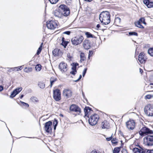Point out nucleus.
I'll list each match as a JSON object with an SVG mask.
<instances>
[{
    "instance_id": "1",
    "label": "nucleus",
    "mask_w": 153,
    "mask_h": 153,
    "mask_svg": "<svg viewBox=\"0 0 153 153\" xmlns=\"http://www.w3.org/2000/svg\"><path fill=\"white\" fill-rule=\"evenodd\" d=\"M99 19L103 25L108 24L111 21L109 13L107 11L102 12L100 14Z\"/></svg>"
},
{
    "instance_id": "2",
    "label": "nucleus",
    "mask_w": 153,
    "mask_h": 153,
    "mask_svg": "<svg viewBox=\"0 0 153 153\" xmlns=\"http://www.w3.org/2000/svg\"><path fill=\"white\" fill-rule=\"evenodd\" d=\"M59 8L62 13L63 17L64 16H67L70 14V12L69 8L66 5L62 4L60 5Z\"/></svg>"
},
{
    "instance_id": "3",
    "label": "nucleus",
    "mask_w": 153,
    "mask_h": 153,
    "mask_svg": "<svg viewBox=\"0 0 153 153\" xmlns=\"http://www.w3.org/2000/svg\"><path fill=\"white\" fill-rule=\"evenodd\" d=\"M145 114L149 116H153V105L148 104L144 108Z\"/></svg>"
},
{
    "instance_id": "4",
    "label": "nucleus",
    "mask_w": 153,
    "mask_h": 153,
    "mask_svg": "<svg viewBox=\"0 0 153 153\" xmlns=\"http://www.w3.org/2000/svg\"><path fill=\"white\" fill-rule=\"evenodd\" d=\"M84 38L82 36H78L72 38L71 39V42L72 45H77L81 43Z\"/></svg>"
},
{
    "instance_id": "5",
    "label": "nucleus",
    "mask_w": 153,
    "mask_h": 153,
    "mask_svg": "<svg viewBox=\"0 0 153 153\" xmlns=\"http://www.w3.org/2000/svg\"><path fill=\"white\" fill-rule=\"evenodd\" d=\"M139 133L142 137L144 136L149 134H153V131L149 128L145 126L143 127L139 131Z\"/></svg>"
},
{
    "instance_id": "6",
    "label": "nucleus",
    "mask_w": 153,
    "mask_h": 153,
    "mask_svg": "<svg viewBox=\"0 0 153 153\" xmlns=\"http://www.w3.org/2000/svg\"><path fill=\"white\" fill-rule=\"evenodd\" d=\"M99 116L96 114L91 115L88 120L89 124L91 126L95 125L98 120Z\"/></svg>"
},
{
    "instance_id": "7",
    "label": "nucleus",
    "mask_w": 153,
    "mask_h": 153,
    "mask_svg": "<svg viewBox=\"0 0 153 153\" xmlns=\"http://www.w3.org/2000/svg\"><path fill=\"white\" fill-rule=\"evenodd\" d=\"M46 25L48 29H54L58 26L57 22L53 20L48 21L46 22Z\"/></svg>"
},
{
    "instance_id": "8",
    "label": "nucleus",
    "mask_w": 153,
    "mask_h": 153,
    "mask_svg": "<svg viewBox=\"0 0 153 153\" xmlns=\"http://www.w3.org/2000/svg\"><path fill=\"white\" fill-rule=\"evenodd\" d=\"M53 98L57 101H59L61 100V92L60 90L58 89L53 90Z\"/></svg>"
},
{
    "instance_id": "9",
    "label": "nucleus",
    "mask_w": 153,
    "mask_h": 153,
    "mask_svg": "<svg viewBox=\"0 0 153 153\" xmlns=\"http://www.w3.org/2000/svg\"><path fill=\"white\" fill-rule=\"evenodd\" d=\"M70 110L77 113L78 114H79L81 112L80 108L78 105L75 104H72L70 106Z\"/></svg>"
},
{
    "instance_id": "10",
    "label": "nucleus",
    "mask_w": 153,
    "mask_h": 153,
    "mask_svg": "<svg viewBox=\"0 0 153 153\" xmlns=\"http://www.w3.org/2000/svg\"><path fill=\"white\" fill-rule=\"evenodd\" d=\"M52 124V122L51 121H49L45 123L44 129L45 131L47 133H49L51 132L52 130V128H51Z\"/></svg>"
},
{
    "instance_id": "11",
    "label": "nucleus",
    "mask_w": 153,
    "mask_h": 153,
    "mask_svg": "<svg viewBox=\"0 0 153 153\" xmlns=\"http://www.w3.org/2000/svg\"><path fill=\"white\" fill-rule=\"evenodd\" d=\"M63 96L66 99L70 98L72 95V91L68 89H65L63 91Z\"/></svg>"
},
{
    "instance_id": "12",
    "label": "nucleus",
    "mask_w": 153,
    "mask_h": 153,
    "mask_svg": "<svg viewBox=\"0 0 153 153\" xmlns=\"http://www.w3.org/2000/svg\"><path fill=\"white\" fill-rule=\"evenodd\" d=\"M135 122L133 120H129L126 123L127 128L129 129L133 130L135 127Z\"/></svg>"
},
{
    "instance_id": "13",
    "label": "nucleus",
    "mask_w": 153,
    "mask_h": 153,
    "mask_svg": "<svg viewBox=\"0 0 153 153\" xmlns=\"http://www.w3.org/2000/svg\"><path fill=\"white\" fill-rule=\"evenodd\" d=\"M144 139L146 140V145L148 146H152L153 145V136L148 135Z\"/></svg>"
},
{
    "instance_id": "14",
    "label": "nucleus",
    "mask_w": 153,
    "mask_h": 153,
    "mask_svg": "<svg viewBox=\"0 0 153 153\" xmlns=\"http://www.w3.org/2000/svg\"><path fill=\"white\" fill-rule=\"evenodd\" d=\"M147 58L143 52H141L138 56V60L141 63H143L146 62Z\"/></svg>"
},
{
    "instance_id": "15",
    "label": "nucleus",
    "mask_w": 153,
    "mask_h": 153,
    "mask_svg": "<svg viewBox=\"0 0 153 153\" xmlns=\"http://www.w3.org/2000/svg\"><path fill=\"white\" fill-rule=\"evenodd\" d=\"M22 89V87H20L16 88L12 92L11 95H10V97L11 98H13L16 95L18 94L20 91H21Z\"/></svg>"
},
{
    "instance_id": "16",
    "label": "nucleus",
    "mask_w": 153,
    "mask_h": 153,
    "mask_svg": "<svg viewBox=\"0 0 153 153\" xmlns=\"http://www.w3.org/2000/svg\"><path fill=\"white\" fill-rule=\"evenodd\" d=\"M83 45L84 48L86 50L90 49L91 47V42L88 39H85L83 42Z\"/></svg>"
},
{
    "instance_id": "17",
    "label": "nucleus",
    "mask_w": 153,
    "mask_h": 153,
    "mask_svg": "<svg viewBox=\"0 0 153 153\" xmlns=\"http://www.w3.org/2000/svg\"><path fill=\"white\" fill-rule=\"evenodd\" d=\"M67 64L64 62H62L59 64V68L62 71L65 72L67 71Z\"/></svg>"
},
{
    "instance_id": "18",
    "label": "nucleus",
    "mask_w": 153,
    "mask_h": 153,
    "mask_svg": "<svg viewBox=\"0 0 153 153\" xmlns=\"http://www.w3.org/2000/svg\"><path fill=\"white\" fill-rule=\"evenodd\" d=\"M85 113V117L89 118V115L91 114V111H93L91 108L89 107H85L84 109Z\"/></svg>"
},
{
    "instance_id": "19",
    "label": "nucleus",
    "mask_w": 153,
    "mask_h": 153,
    "mask_svg": "<svg viewBox=\"0 0 153 153\" xmlns=\"http://www.w3.org/2000/svg\"><path fill=\"white\" fill-rule=\"evenodd\" d=\"M55 17L59 18H63L62 15L61 10H60L59 9L58 10H55L53 13Z\"/></svg>"
},
{
    "instance_id": "20",
    "label": "nucleus",
    "mask_w": 153,
    "mask_h": 153,
    "mask_svg": "<svg viewBox=\"0 0 153 153\" xmlns=\"http://www.w3.org/2000/svg\"><path fill=\"white\" fill-rule=\"evenodd\" d=\"M143 2L149 8L153 7V2L149 0H143Z\"/></svg>"
},
{
    "instance_id": "21",
    "label": "nucleus",
    "mask_w": 153,
    "mask_h": 153,
    "mask_svg": "<svg viewBox=\"0 0 153 153\" xmlns=\"http://www.w3.org/2000/svg\"><path fill=\"white\" fill-rule=\"evenodd\" d=\"M102 128L109 129L110 127V126L108 122L106 120H104L102 123Z\"/></svg>"
},
{
    "instance_id": "22",
    "label": "nucleus",
    "mask_w": 153,
    "mask_h": 153,
    "mask_svg": "<svg viewBox=\"0 0 153 153\" xmlns=\"http://www.w3.org/2000/svg\"><path fill=\"white\" fill-rule=\"evenodd\" d=\"M52 53L53 56H59L61 53V52L60 49L56 48L53 50Z\"/></svg>"
},
{
    "instance_id": "23",
    "label": "nucleus",
    "mask_w": 153,
    "mask_h": 153,
    "mask_svg": "<svg viewBox=\"0 0 153 153\" xmlns=\"http://www.w3.org/2000/svg\"><path fill=\"white\" fill-rule=\"evenodd\" d=\"M133 151L134 153H145V152L143 149H141L137 148H134Z\"/></svg>"
},
{
    "instance_id": "24",
    "label": "nucleus",
    "mask_w": 153,
    "mask_h": 153,
    "mask_svg": "<svg viewBox=\"0 0 153 153\" xmlns=\"http://www.w3.org/2000/svg\"><path fill=\"white\" fill-rule=\"evenodd\" d=\"M80 56V62H82V61L86 60V58L85 57V54L84 53L82 52L81 53Z\"/></svg>"
},
{
    "instance_id": "25",
    "label": "nucleus",
    "mask_w": 153,
    "mask_h": 153,
    "mask_svg": "<svg viewBox=\"0 0 153 153\" xmlns=\"http://www.w3.org/2000/svg\"><path fill=\"white\" fill-rule=\"evenodd\" d=\"M57 79L56 78L51 77L50 79V87H51L53 83L57 80Z\"/></svg>"
},
{
    "instance_id": "26",
    "label": "nucleus",
    "mask_w": 153,
    "mask_h": 153,
    "mask_svg": "<svg viewBox=\"0 0 153 153\" xmlns=\"http://www.w3.org/2000/svg\"><path fill=\"white\" fill-rule=\"evenodd\" d=\"M38 85L40 88L42 89H44L45 87V84L44 83L41 82H39Z\"/></svg>"
},
{
    "instance_id": "27",
    "label": "nucleus",
    "mask_w": 153,
    "mask_h": 153,
    "mask_svg": "<svg viewBox=\"0 0 153 153\" xmlns=\"http://www.w3.org/2000/svg\"><path fill=\"white\" fill-rule=\"evenodd\" d=\"M148 53L151 56L153 57V47L148 49Z\"/></svg>"
},
{
    "instance_id": "28",
    "label": "nucleus",
    "mask_w": 153,
    "mask_h": 153,
    "mask_svg": "<svg viewBox=\"0 0 153 153\" xmlns=\"http://www.w3.org/2000/svg\"><path fill=\"white\" fill-rule=\"evenodd\" d=\"M85 34L86 35L87 37L88 38H94L95 37L94 36L89 32H86L85 33Z\"/></svg>"
},
{
    "instance_id": "29",
    "label": "nucleus",
    "mask_w": 153,
    "mask_h": 153,
    "mask_svg": "<svg viewBox=\"0 0 153 153\" xmlns=\"http://www.w3.org/2000/svg\"><path fill=\"white\" fill-rule=\"evenodd\" d=\"M25 72L27 73L30 72L32 71V68L31 67H26L24 70Z\"/></svg>"
},
{
    "instance_id": "30",
    "label": "nucleus",
    "mask_w": 153,
    "mask_h": 153,
    "mask_svg": "<svg viewBox=\"0 0 153 153\" xmlns=\"http://www.w3.org/2000/svg\"><path fill=\"white\" fill-rule=\"evenodd\" d=\"M43 43H42L40 46V47L38 48V49L37 50V51L36 52V54L37 55H39L40 53H41L42 49V45H43Z\"/></svg>"
},
{
    "instance_id": "31",
    "label": "nucleus",
    "mask_w": 153,
    "mask_h": 153,
    "mask_svg": "<svg viewBox=\"0 0 153 153\" xmlns=\"http://www.w3.org/2000/svg\"><path fill=\"white\" fill-rule=\"evenodd\" d=\"M79 65L77 63L73 62L72 63V67L71 69L72 70H76V66Z\"/></svg>"
},
{
    "instance_id": "32",
    "label": "nucleus",
    "mask_w": 153,
    "mask_h": 153,
    "mask_svg": "<svg viewBox=\"0 0 153 153\" xmlns=\"http://www.w3.org/2000/svg\"><path fill=\"white\" fill-rule=\"evenodd\" d=\"M120 147L115 148L113 150V153H118L120 151Z\"/></svg>"
},
{
    "instance_id": "33",
    "label": "nucleus",
    "mask_w": 153,
    "mask_h": 153,
    "mask_svg": "<svg viewBox=\"0 0 153 153\" xmlns=\"http://www.w3.org/2000/svg\"><path fill=\"white\" fill-rule=\"evenodd\" d=\"M36 70L37 71H39L41 69V65L40 64H37L35 67Z\"/></svg>"
},
{
    "instance_id": "34",
    "label": "nucleus",
    "mask_w": 153,
    "mask_h": 153,
    "mask_svg": "<svg viewBox=\"0 0 153 153\" xmlns=\"http://www.w3.org/2000/svg\"><path fill=\"white\" fill-rule=\"evenodd\" d=\"M135 25L136 27L139 28H144L143 26L141 25V23L140 22H138L137 23H135Z\"/></svg>"
},
{
    "instance_id": "35",
    "label": "nucleus",
    "mask_w": 153,
    "mask_h": 153,
    "mask_svg": "<svg viewBox=\"0 0 153 153\" xmlns=\"http://www.w3.org/2000/svg\"><path fill=\"white\" fill-rule=\"evenodd\" d=\"M128 34L129 36H138V33L137 32L134 31L129 32Z\"/></svg>"
},
{
    "instance_id": "36",
    "label": "nucleus",
    "mask_w": 153,
    "mask_h": 153,
    "mask_svg": "<svg viewBox=\"0 0 153 153\" xmlns=\"http://www.w3.org/2000/svg\"><path fill=\"white\" fill-rule=\"evenodd\" d=\"M117 140L116 138H112L111 140V143L112 144H116L118 143V142L117 141Z\"/></svg>"
},
{
    "instance_id": "37",
    "label": "nucleus",
    "mask_w": 153,
    "mask_h": 153,
    "mask_svg": "<svg viewBox=\"0 0 153 153\" xmlns=\"http://www.w3.org/2000/svg\"><path fill=\"white\" fill-rule=\"evenodd\" d=\"M30 99L33 102H37L38 101V99L36 97H32Z\"/></svg>"
},
{
    "instance_id": "38",
    "label": "nucleus",
    "mask_w": 153,
    "mask_h": 153,
    "mask_svg": "<svg viewBox=\"0 0 153 153\" xmlns=\"http://www.w3.org/2000/svg\"><path fill=\"white\" fill-rule=\"evenodd\" d=\"M68 44V42L65 41L64 42H62L61 44L64 46V48H65Z\"/></svg>"
},
{
    "instance_id": "39",
    "label": "nucleus",
    "mask_w": 153,
    "mask_h": 153,
    "mask_svg": "<svg viewBox=\"0 0 153 153\" xmlns=\"http://www.w3.org/2000/svg\"><path fill=\"white\" fill-rule=\"evenodd\" d=\"M138 22H140L142 23L145 24H146V23L145 22V19L143 18H140Z\"/></svg>"
},
{
    "instance_id": "40",
    "label": "nucleus",
    "mask_w": 153,
    "mask_h": 153,
    "mask_svg": "<svg viewBox=\"0 0 153 153\" xmlns=\"http://www.w3.org/2000/svg\"><path fill=\"white\" fill-rule=\"evenodd\" d=\"M52 4H56L59 0H48Z\"/></svg>"
},
{
    "instance_id": "41",
    "label": "nucleus",
    "mask_w": 153,
    "mask_h": 153,
    "mask_svg": "<svg viewBox=\"0 0 153 153\" xmlns=\"http://www.w3.org/2000/svg\"><path fill=\"white\" fill-rule=\"evenodd\" d=\"M94 51L92 50L89 51V55L88 56V59H90V57L92 56V55L93 54Z\"/></svg>"
},
{
    "instance_id": "42",
    "label": "nucleus",
    "mask_w": 153,
    "mask_h": 153,
    "mask_svg": "<svg viewBox=\"0 0 153 153\" xmlns=\"http://www.w3.org/2000/svg\"><path fill=\"white\" fill-rule=\"evenodd\" d=\"M23 66V65L20 66L19 67H15V68H14V69L15 70L16 69V71H18L19 70H21L22 68V66Z\"/></svg>"
},
{
    "instance_id": "43",
    "label": "nucleus",
    "mask_w": 153,
    "mask_h": 153,
    "mask_svg": "<svg viewBox=\"0 0 153 153\" xmlns=\"http://www.w3.org/2000/svg\"><path fill=\"white\" fill-rule=\"evenodd\" d=\"M153 97L152 95L151 94H148L145 96V98L146 99H149Z\"/></svg>"
},
{
    "instance_id": "44",
    "label": "nucleus",
    "mask_w": 153,
    "mask_h": 153,
    "mask_svg": "<svg viewBox=\"0 0 153 153\" xmlns=\"http://www.w3.org/2000/svg\"><path fill=\"white\" fill-rule=\"evenodd\" d=\"M20 102L23 105V106H25L27 107H28L29 106V105L27 103L22 102V101H20Z\"/></svg>"
},
{
    "instance_id": "45",
    "label": "nucleus",
    "mask_w": 153,
    "mask_h": 153,
    "mask_svg": "<svg viewBox=\"0 0 153 153\" xmlns=\"http://www.w3.org/2000/svg\"><path fill=\"white\" fill-rule=\"evenodd\" d=\"M87 68H85L83 72L82 73V76L84 77L85 76V74L86 73L87 71Z\"/></svg>"
},
{
    "instance_id": "46",
    "label": "nucleus",
    "mask_w": 153,
    "mask_h": 153,
    "mask_svg": "<svg viewBox=\"0 0 153 153\" xmlns=\"http://www.w3.org/2000/svg\"><path fill=\"white\" fill-rule=\"evenodd\" d=\"M58 123V121L57 120L55 119L53 122V126H57Z\"/></svg>"
},
{
    "instance_id": "47",
    "label": "nucleus",
    "mask_w": 153,
    "mask_h": 153,
    "mask_svg": "<svg viewBox=\"0 0 153 153\" xmlns=\"http://www.w3.org/2000/svg\"><path fill=\"white\" fill-rule=\"evenodd\" d=\"M90 153H101L98 150L96 149L93 150Z\"/></svg>"
},
{
    "instance_id": "48",
    "label": "nucleus",
    "mask_w": 153,
    "mask_h": 153,
    "mask_svg": "<svg viewBox=\"0 0 153 153\" xmlns=\"http://www.w3.org/2000/svg\"><path fill=\"white\" fill-rule=\"evenodd\" d=\"M77 72L76 70H72V71L70 72V74L73 75H75Z\"/></svg>"
},
{
    "instance_id": "49",
    "label": "nucleus",
    "mask_w": 153,
    "mask_h": 153,
    "mask_svg": "<svg viewBox=\"0 0 153 153\" xmlns=\"http://www.w3.org/2000/svg\"><path fill=\"white\" fill-rule=\"evenodd\" d=\"M112 135H113V134H112V135H111V136L109 137H107L106 138V140L107 141H109L111 140H112Z\"/></svg>"
},
{
    "instance_id": "50",
    "label": "nucleus",
    "mask_w": 153,
    "mask_h": 153,
    "mask_svg": "<svg viewBox=\"0 0 153 153\" xmlns=\"http://www.w3.org/2000/svg\"><path fill=\"white\" fill-rule=\"evenodd\" d=\"M121 19L120 17H117L115 19V21L118 22H120L121 21Z\"/></svg>"
},
{
    "instance_id": "51",
    "label": "nucleus",
    "mask_w": 153,
    "mask_h": 153,
    "mask_svg": "<svg viewBox=\"0 0 153 153\" xmlns=\"http://www.w3.org/2000/svg\"><path fill=\"white\" fill-rule=\"evenodd\" d=\"M63 33L68 35H69L71 33V32L69 31H67L64 32Z\"/></svg>"
},
{
    "instance_id": "52",
    "label": "nucleus",
    "mask_w": 153,
    "mask_h": 153,
    "mask_svg": "<svg viewBox=\"0 0 153 153\" xmlns=\"http://www.w3.org/2000/svg\"><path fill=\"white\" fill-rule=\"evenodd\" d=\"M14 70H15V69H14V68H10L8 70V71L9 72H11L12 71H13Z\"/></svg>"
},
{
    "instance_id": "53",
    "label": "nucleus",
    "mask_w": 153,
    "mask_h": 153,
    "mask_svg": "<svg viewBox=\"0 0 153 153\" xmlns=\"http://www.w3.org/2000/svg\"><path fill=\"white\" fill-rule=\"evenodd\" d=\"M144 151L145 153H150V150L146 149Z\"/></svg>"
},
{
    "instance_id": "54",
    "label": "nucleus",
    "mask_w": 153,
    "mask_h": 153,
    "mask_svg": "<svg viewBox=\"0 0 153 153\" xmlns=\"http://www.w3.org/2000/svg\"><path fill=\"white\" fill-rule=\"evenodd\" d=\"M67 56V57L68 58L70 59H71L72 58V56H71L70 54H68Z\"/></svg>"
},
{
    "instance_id": "55",
    "label": "nucleus",
    "mask_w": 153,
    "mask_h": 153,
    "mask_svg": "<svg viewBox=\"0 0 153 153\" xmlns=\"http://www.w3.org/2000/svg\"><path fill=\"white\" fill-rule=\"evenodd\" d=\"M82 95L83 98L84 99H85L86 101H87V99L85 97L84 94L83 92H82Z\"/></svg>"
},
{
    "instance_id": "56",
    "label": "nucleus",
    "mask_w": 153,
    "mask_h": 153,
    "mask_svg": "<svg viewBox=\"0 0 153 153\" xmlns=\"http://www.w3.org/2000/svg\"><path fill=\"white\" fill-rule=\"evenodd\" d=\"M4 89L3 87L0 85V91H2Z\"/></svg>"
},
{
    "instance_id": "57",
    "label": "nucleus",
    "mask_w": 153,
    "mask_h": 153,
    "mask_svg": "<svg viewBox=\"0 0 153 153\" xmlns=\"http://www.w3.org/2000/svg\"><path fill=\"white\" fill-rule=\"evenodd\" d=\"M143 72V70L141 68H140V72L141 73V74H142V73Z\"/></svg>"
},
{
    "instance_id": "58",
    "label": "nucleus",
    "mask_w": 153,
    "mask_h": 153,
    "mask_svg": "<svg viewBox=\"0 0 153 153\" xmlns=\"http://www.w3.org/2000/svg\"><path fill=\"white\" fill-rule=\"evenodd\" d=\"M100 27V24H98L96 26V27L97 28H99V27Z\"/></svg>"
},
{
    "instance_id": "59",
    "label": "nucleus",
    "mask_w": 153,
    "mask_h": 153,
    "mask_svg": "<svg viewBox=\"0 0 153 153\" xmlns=\"http://www.w3.org/2000/svg\"><path fill=\"white\" fill-rule=\"evenodd\" d=\"M24 96V95L23 94H22L20 97V98L21 99H22Z\"/></svg>"
},
{
    "instance_id": "60",
    "label": "nucleus",
    "mask_w": 153,
    "mask_h": 153,
    "mask_svg": "<svg viewBox=\"0 0 153 153\" xmlns=\"http://www.w3.org/2000/svg\"><path fill=\"white\" fill-rule=\"evenodd\" d=\"M65 41V39L64 37H62V42Z\"/></svg>"
},
{
    "instance_id": "61",
    "label": "nucleus",
    "mask_w": 153,
    "mask_h": 153,
    "mask_svg": "<svg viewBox=\"0 0 153 153\" xmlns=\"http://www.w3.org/2000/svg\"><path fill=\"white\" fill-rule=\"evenodd\" d=\"M82 77V75H79V78L78 79V80H80L81 79Z\"/></svg>"
},
{
    "instance_id": "62",
    "label": "nucleus",
    "mask_w": 153,
    "mask_h": 153,
    "mask_svg": "<svg viewBox=\"0 0 153 153\" xmlns=\"http://www.w3.org/2000/svg\"><path fill=\"white\" fill-rule=\"evenodd\" d=\"M84 1L88 2H90L91 1H92L93 0H84Z\"/></svg>"
},
{
    "instance_id": "63",
    "label": "nucleus",
    "mask_w": 153,
    "mask_h": 153,
    "mask_svg": "<svg viewBox=\"0 0 153 153\" xmlns=\"http://www.w3.org/2000/svg\"><path fill=\"white\" fill-rule=\"evenodd\" d=\"M54 126V129L55 130L56 129V127L57 126Z\"/></svg>"
},
{
    "instance_id": "64",
    "label": "nucleus",
    "mask_w": 153,
    "mask_h": 153,
    "mask_svg": "<svg viewBox=\"0 0 153 153\" xmlns=\"http://www.w3.org/2000/svg\"><path fill=\"white\" fill-rule=\"evenodd\" d=\"M150 153H153V149L150 150Z\"/></svg>"
}]
</instances>
